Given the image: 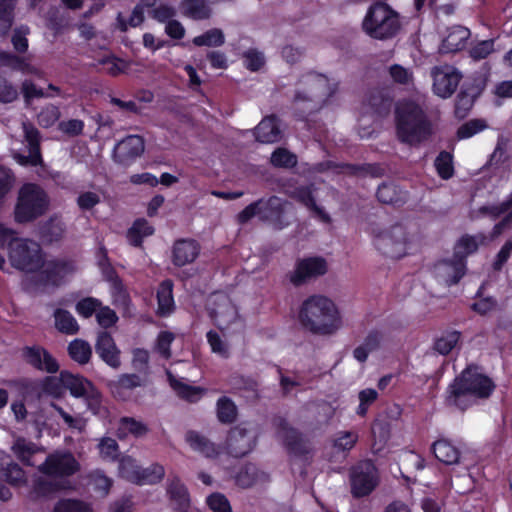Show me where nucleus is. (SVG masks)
<instances>
[{
    "label": "nucleus",
    "instance_id": "obj_1",
    "mask_svg": "<svg viewBox=\"0 0 512 512\" xmlns=\"http://www.w3.org/2000/svg\"><path fill=\"white\" fill-rule=\"evenodd\" d=\"M0 245H8V258L14 268L35 274L42 285L58 286L76 271L73 261L62 258L46 259L37 242L17 239L15 231L3 224H0Z\"/></svg>",
    "mask_w": 512,
    "mask_h": 512
},
{
    "label": "nucleus",
    "instance_id": "obj_2",
    "mask_svg": "<svg viewBox=\"0 0 512 512\" xmlns=\"http://www.w3.org/2000/svg\"><path fill=\"white\" fill-rule=\"evenodd\" d=\"M495 385L476 367H468L448 386L445 401L448 406L465 410L477 399L487 398Z\"/></svg>",
    "mask_w": 512,
    "mask_h": 512
},
{
    "label": "nucleus",
    "instance_id": "obj_3",
    "mask_svg": "<svg viewBox=\"0 0 512 512\" xmlns=\"http://www.w3.org/2000/svg\"><path fill=\"white\" fill-rule=\"evenodd\" d=\"M299 321L308 331L319 335L334 334L342 327V318L336 304L323 295H313L303 301Z\"/></svg>",
    "mask_w": 512,
    "mask_h": 512
},
{
    "label": "nucleus",
    "instance_id": "obj_4",
    "mask_svg": "<svg viewBox=\"0 0 512 512\" xmlns=\"http://www.w3.org/2000/svg\"><path fill=\"white\" fill-rule=\"evenodd\" d=\"M398 139L409 145H418L431 134V123L423 107L413 100H402L396 105Z\"/></svg>",
    "mask_w": 512,
    "mask_h": 512
},
{
    "label": "nucleus",
    "instance_id": "obj_5",
    "mask_svg": "<svg viewBox=\"0 0 512 512\" xmlns=\"http://www.w3.org/2000/svg\"><path fill=\"white\" fill-rule=\"evenodd\" d=\"M402 27L399 13L385 2L371 4L362 20L363 32L374 40L387 41L398 35Z\"/></svg>",
    "mask_w": 512,
    "mask_h": 512
},
{
    "label": "nucleus",
    "instance_id": "obj_6",
    "mask_svg": "<svg viewBox=\"0 0 512 512\" xmlns=\"http://www.w3.org/2000/svg\"><path fill=\"white\" fill-rule=\"evenodd\" d=\"M337 90V83L323 74L308 73L304 75L295 93V102L309 101L315 105L325 103Z\"/></svg>",
    "mask_w": 512,
    "mask_h": 512
},
{
    "label": "nucleus",
    "instance_id": "obj_7",
    "mask_svg": "<svg viewBox=\"0 0 512 512\" xmlns=\"http://www.w3.org/2000/svg\"><path fill=\"white\" fill-rule=\"evenodd\" d=\"M48 201L45 192L37 185H24L18 197L16 219L19 222L30 221L42 215L47 209Z\"/></svg>",
    "mask_w": 512,
    "mask_h": 512
},
{
    "label": "nucleus",
    "instance_id": "obj_8",
    "mask_svg": "<svg viewBox=\"0 0 512 512\" xmlns=\"http://www.w3.org/2000/svg\"><path fill=\"white\" fill-rule=\"evenodd\" d=\"M208 309L210 316L221 330L241 329L242 320L238 314L236 306L231 299L224 293H214L209 298Z\"/></svg>",
    "mask_w": 512,
    "mask_h": 512
},
{
    "label": "nucleus",
    "instance_id": "obj_9",
    "mask_svg": "<svg viewBox=\"0 0 512 512\" xmlns=\"http://www.w3.org/2000/svg\"><path fill=\"white\" fill-rule=\"evenodd\" d=\"M119 475L129 482L138 485L155 484L162 480L165 474L163 466L153 464L147 468L138 465L136 459L124 455L119 460Z\"/></svg>",
    "mask_w": 512,
    "mask_h": 512
},
{
    "label": "nucleus",
    "instance_id": "obj_10",
    "mask_svg": "<svg viewBox=\"0 0 512 512\" xmlns=\"http://www.w3.org/2000/svg\"><path fill=\"white\" fill-rule=\"evenodd\" d=\"M410 239L411 234L407 228L401 223H396L376 232L374 243L383 253L399 257L405 253Z\"/></svg>",
    "mask_w": 512,
    "mask_h": 512
},
{
    "label": "nucleus",
    "instance_id": "obj_11",
    "mask_svg": "<svg viewBox=\"0 0 512 512\" xmlns=\"http://www.w3.org/2000/svg\"><path fill=\"white\" fill-rule=\"evenodd\" d=\"M80 469V464L72 453L55 451L49 454L46 460L38 466V471L54 478L69 477Z\"/></svg>",
    "mask_w": 512,
    "mask_h": 512
},
{
    "label": "nucleus",
    "instance_id": "obj_12",
    "mask_svg": "<svg viewBox=\"0 0 512 512\" xmlns=\"http://www.w3.org/2000/svg\"><path fill=\"white\" fill-rule=\"evenodd\" d=\"M378 471L370 461H362L351 470V492L354 497L369 495L378 485Z\"/></svg>",
    "mask_w": 512,
    "mask_h": 512
},
{
    "label": "nucleus",
    "instance_id": "obj_13",
    "mask_svg": "<svg viewBox=\"0 0 512 512\" xmlns=\"http://www.w3.org/2000/svg\"><path fill=\"white\" fill-rule=\"evenodd\" d=\"M62 382L65 389H68L72 396L84 398L89 409L96 411L100 406V393L94 385L86 378L62 371Z\"/></svg>",
    "mask_w": 512,
    "mask_h": 512
},
{
    "label": "nucleus",
    "instance_id": "obj_14",
    "mask_svg": "<svg viewBox=\"0 0 512 512\" xmlns=\"http://www.w3.org/2000/svg\"><path fill=\"white\" fill-rule=\"evenodd\" d=\"M431 74L433 77V90L442 98L451 96L455 92L461 79V75L457 69L450 65L435 67Z\"/></svg>",
    "mask_w": 512,
    "mask_h": 512
},
{
    "label": "nucleus",
    "instance_id": "obj_15",
    "mask_svg": "<svg viewBox=\"0 0 512 512\" xmlns=\"http://www.w3.org/2000/svg\"><path fill=\"white\" fill-rule=\"evenodd\" d=\"M144 150V139L139 135H129L115 145L113 159L121 165L128 166L140 157Z\"/></svg>",
    "mask_w": 512,
    "mask_h": 512
},
{
    "label": "nucleus",
    "instance_id": "obj_16",
    "mask_svg": "<svg viewBox=\"0 0 512 512\" xmlns=\"http://www.w3.org/2000/svg\"><path fill=\"white\" fill-rule=\"evenodd\" d=\"M260 219L268 221L274 225V227L281 229L288 224V220L285 215L288 212L290 204L277 197L272 196L267 200H260Z\"/></svg>",
    "mask_w": 512,
    "mask_h": 512
},
{
    "label": "nucleus",
    "instance_id": "obj_17",
    "mask_svg": "<svg viewBox=\"0 0 512 512\" xmlns=\"http://www.w3.org/2000/svg\"><path fill=\"white\" fill-rule=\"evenodd\" d=\"M466 262L454 256L450 260L437 262L432 270L433 276L440 283L450 286L456 284L465 274Z\"/></svg>",
    "mask_w": 512,
    "mask_h": 512
},
{
    "label": "nucleus",
    "instance_id": "obj_18",
    "mask_svg": "<svg viewBox=\"0 0 512 512\" xmlns=\"http://www.w3.org/2000/svg\"><path fill=\"white\" fill-rule=\"evenodd\" d=\"M23 132L25 140L28 144V152L27 156L16 153L14 154V159L23 166H37L42 163V158L40 154L39 147V132L38 130L30 123L23 122Z\"/></svg>",
    "mask_w": 512,
    "mask_h": 512
},
{
    "label": "nucleus",
    "instance_id": "obj_19",
    "mask_svg": "<svg viewBox=\"0 0 512 512\" xmlns=\"http://www.w3.org/2000/svg\"><path fill=\"white\" fill-rule=\"evenodd\" d=\"M254 434L244 428L232 429L227 438V452L233 457H243L254 447Z\"/></svg>",
    "mask_w": 512,
    "mask_h": 512
},
{
    "label": "nucleus",
    "instance_id": "obj_20",
    "mask_svg": "<svg viewBox=\"0 0 512 512\" xmlns=\"http://www.w3.org/2000/svg\"><path fill=\"white\" fill-rule=\"evenodd\" d=\"M327 272V263L321 257L306 258L298 262L291 281L300 285L307 279L323 275Z\"/></svg>",
    "mask_w": 512,
    "mask_h": 512
},
{
    "label": "nucleus",
    "instance_id": "obj_21",
    "mask_svg": "<svg viewBox=\"0 0 512 512\" xmlns=\"http://www.w3.org/2000/svg\"><path fill=\"white\" fill-rule=\"evenodd\" d=\"M24 358L34 368L47 373H55L59 369L56 359L40 346L26 347Z\"/></svg>",
    "mask_w": 512,
    "mask_h": 512
},
{
    "label": "nucleus",
    "instance_id": "obj_22",
    "mask_svg": "<svg viewBox=\"0 0 512 512\" xmlns=\"http://www.w3.org/2000/svg\"><path fill=\"white\" fill-rule=\"evenodd\" d=\"M200 252L199 244L192 239L177 240L172 248V262L178 267L195 261Z\"/></svg>",
    "mask_w": 512,
    "mask_h": 512
},
{
    "label": "nucleus",
    "instance_id": "obj_23",
    "mask_svg": "<svg viewBox=\"0 0 512 512\" xmlns=\"http://www.w3.org/2000/svg\"><path fill=\"white\" fill-rule=\"evenodd\" d=\"M470 37V30L466 27L457 25L448 29L447 35L440 45L441 53H454L462 50Z\"/></svg>",
    "mask_w": 512,
    "mask_h": 512
},
{
    "label": "nucleus",
    "instance_id": "obj_24",
    "mask_svg": "<svg viewBox=\"0 0 512 512\" xmlns=\"http://www.w3.org/2000/svg\"><path fill=\"white\" fill-rule=\"evenodd\" d=\"M95 349L100 358L109 366L113 368L119 367V350L117 349L114 340L109 333L101 332L98 335Z\"/></svg>",
    "mask_w": 512,
    "mask_h": 512
},
{
    "label": "nucleus",
    "instance_id": "obj_25",
    "mask_svg": "<svg viewBox=\"0 0 512 512\" xmlns=\"http://www.w3.org/2000/svg\"><path fill=\"white\" fill-rule=\"evenodd\" d=\"M255 137L261 143H275L282 138L278 120L274 116L264 118L255 128Z\"/></svg>",
    "mask_w": 512,
    "mask_h": 512
},
{
    "label": "nucleus",
    "instance_id": "obj_26",
    "mask_svg": "<svg viewBox=\"0 0 512 512\" xmlns=\"http://www.w3.org/2000/svg\"><path fill=\"white\" fill-rule=\"evenodd\" d=\"M487 238L484 234L463 235L454 246L453 256L465 262V259L475 253L480 245H484Z\"/></svg>",
    "mask_w": 512,
    "mask_h": 512
},
{
    "label": "nucleus",
    "instance_id": "obj_27",
    "mask_svg": "<svg viewBox=\"0 0 512 512\" xmlns=\"http://www.w3.org/2000/svg\"><path fill=\"white\" fill-rule=\"evenodd\" d=\"M185 439L192 450L202 454L207 458H215L221 453L220 447L215 445L205 436L195 431L186 433Z\"/></svg>",
    "mask_w": 512,
    "mask_h": 512
},
{
    "label": "nucleus",
    "instance_id": "obj_28",
    "mask_svg": "<svg viewBox=\"0 0 512 512\" xmlns=\"http://www.w3.org/2000/svg\"><path fill=\"white\" fill-rule=\"evenodd\" d=\"M173 283L171 280L163 281L157 290V314L162 317L169 316L175 309L173 298Z\"/></svg>",
    "mask_w": 512,
    "mask_h": 512
},
{
    "label": "nucleus",
    "instance_id": "obj_29",
    "mask_svg": "<svg viewBox=\"0 0 512 512\" xmlns=\"http://www.w3.org/2000/svg\"><path fill=\"white\" fill-rule=\"evenodd\" d=\"M435 457L447 465L457 464L460 459V450L446 439H439L432 445Z\"/></svg>",
    "mask_w": 512,
    "mask_h": 512
},
{
    "label": "nucleus",
    "instance_id": "obj_30",
    "mask_svg": "<svg viewBox=\"0 0 512 512\" xmlns=\"http://www.w3.org/2000/svg\"><path fill=\"white\" fill-rule=\"evenodd\" d=\"M0 67H8L23 74H39V70L31 65L28 58L19 57L5 51H0Z\"/></svg>",
    "mask_w": 512,
    "mask_h": 512
},
{
    "label": "nucleus",
    "instance_id": "obj_31",
    "mask_svg": "<svg viewBox=\"0 0 512 512\" xmlns=\"http://www.w3.org/2000/svg\"><path fill=\"white\" fill-rule=\"evenodd\" d=\"M237 485L242 488H250L256 484L266 482L268 475L260 471L255 465L247 464L236 474Z\"/></svg>",
    "mask_w": 512,
    "mask_h": 512
},
{
    "label": "nucleus",
    "instance_id": "obj_32",
    "mask_svg": "<svg viewBox=\"0 0 512 512\" xmlns=\"http://www.w3.org/2000/svg\"><path fill=\"white\" fill-rule=\"evenodd\" d=\"M484 210L488 211V213L491 214L494 218L504 213H508V215L501 222L494 226L491 232V238L494 239L498 237L512 221V194L506 201L502 202L501 204L491 206L489 208H484Z\"/></svg>",
    "mask_w": 512,
    "mask_h": 512
},
{
    "label": "nucleus",
    "instance_id": "obj_33",
    "mask_svg": "<svg viewBox=\"0 0 512 512\" xmlns=\"http://www.w3.org/2000/svg\"><path fill=\"white\" fill-rule=\"evenodd\" d=\"M11 450L22 463L33 466L34 463L31 461V457L41 452L42 448L25 438L19 437L14 440Z\"/></svg>",
    "mask_w": 512,
    "mask_h": 512
},
{
    "label": "nucleus",
    "instance_id": "obj_34",
    "mask_svg": "<svg viewBox=\"0 0 512 512\" xmlns=\"http://www.w3.org/2000/svg\"><path fill=\"white\" fill-rule=\"evenodd\" d=\"M167 376L171 387L181 398L190 402H196L203 396L204 390L202 388L191 386L187 383L182 382L181 380H178L169 371L167 372Z\"/></svg>",
    "mask_w": 512,
    "mask_h": 512
},
{
    "label": "nucleus",
    "instance_id": "obj_35",
    "mask_svg": "<svg viewBox=\"0 0 512 512\" xmlns=\"http://www.w3.org/2000/svg\"><path fill=\"white\" fill-rule=\"evenodd\" d=\"M181 13L194 20L207 19L211 15V9L205 0H183L180 3Z\"/></svg>",
    "mask_w": 512,
    "mask_h": 512
},
{
    "label": "nucleus",
    "instance_id": "obj_36",
    "mask_svg": "<svg viewBox=\"0 0 512 512\" xmlns=\"http://www.w3.org/2000/svg\"><path fill=\"white\" fill-rule=\"evenodd\" d=\"M148 432V427L141 421L131 417H123L120 419L117 434L119 438H125L128 435L134 437H142Z\"/></svg>",
    "mask_w": 512,
    "mask_h": 512
},
{
    "label": "nucleus",
    "instance_id": "obj_37",
    "mask_svg": "<svg viewBox=\"0 0 512 512\" xmlns=\"http://www.w3.org/2000/svg\"><path fill=\"white\" fill-rule=\"evenodd\" d=\"M153 233L154 228L145 219H138L128 230L127 239L131 245L138 247L145 237L151 236Z\"/></svg>",
    "mask_w": 512,
    "mask_h": 512
},
{
    "label": "nucleus",
    "instance_id": "obj_38",
    "mask_svg": "<svg viewBox=\"0 0 512 512\" xmlns=\"http://www.w3.org/2000/svg\"><path fill=\"white\" fill-rule=\"evenodd\" d=\"M55 327L64 334L73 335L79 330V325L74 316L67 310L56 309L54 312Z\"/></svg>",
    "mask_w": 512,
    "mask_h": 512
},
{
    "label": "nucleus",
    "instance_id": "obj_39",
    "mask_svg": "<svg viewBox=\"0 0 512 512\" xmlns=\"http://www.w3.org/2000/svg\"><path fill=\"white\" fill-rule=\"evenodd\" d=\"M294 197L308 208L312 209L317 216L325 223L330 222V216L322 208L315 204L312 190L309 187H299L294 192Z\"/></svg>",
    "mask_w": 512,
    "mask_h": 512
},
{
    "label": "nucleus",
    "instance_id": "obj_40",
    "mask_svg": "<svg viewBox=\"0 0 512 512\" xmlns=\"http://www.w3.org/2000/svg\"><path fill=\"white\" fill-rule=\"evenodd\" d=\"M461 333L458 331H447L442 333L434 342V350L441 355H448L459 343Z\"/></svg>",
    "mask_w": 512,
    "mask_h": 512
},
{
    "label": "nucleus",
    "instance_id": "obj_41",
    "mask_svg": "<svg viewBox=\"0 0 512 512\" xmlns=\"http://www.w3.org/2000/svg\"><path fill=\"white\" fill-rule=\"evenodd\" d=\"M68 353L74 361L83 365L89 362L92 349L88 342L82 339H75L68 345Z\"/></svg>",
    "mask_w": 512,
    "mask_h": 512
},
{
    "label": "nucleus",
    "instance_id": "obj_42",
    "mask_svg": "<svg viewBox=\"0 0 512 512\" xmlns=\"http://www.w3.org/2000/svg\"><path fill=\"white\" fill-rule=\"evenodd\" d=\"M141 385L140 377L135 374H125L112 384V392L119 398L125 397V392Z\"/></svg>",
    "mask_w": 512,
    "mask_h": 512
},
{
    "label": "nucleus",
    "instance_id": "obj_43",
    "mask_svg": "<svg viewBox=\"0 0 512 512\" xmlns=\"http://www.w3.org/2000/svg\"><path fill=\"white\" fill-rule=\"evenodd\" d=\"M225 42V36L221 29L213 28L204 34L193 38V44L196 46L218 47Z\"/></svg>",
    "mask_w": 512,
    "mask_h": 512
},
{
    "label": "nucleus",
    "instance_id": "obj_44",
    "mask_svg": "<svg viewBox=\"0 0 512 512\" xmlns=\"http://www.w3.org/2000/svg\"><path fill=\"white\" fill-rule=\"evenodd\" d=\"M389 76L394 83L405 87H411L414 84L412 70L399 64H393L389 67Z\"/></svg>",
    "mask_w": 512,
    "mask_h": 512
},
{
    "label": "nucleus",
    "instance_id": "obj_45",
    "mask_svg": "<svg viewBox=\"0 0 512 512\" xmlns=\"http://www.w3.org/2000/svg\"><path fill=\"white\" fill-rule=\"evenodd\" d=\"M391 98L385 94L383 91L375 90L371 92L368 98L369 106L374 110L378 115H384L389 112L391 106Z\"/></svg>",
    "mask_w": 512,
    "mask_h": 512
},
{
    "label": "nucleus",
    "instance_id": "obj_46",
    "mask_svg": "<svg viewBox=\"0 0 512 512\" xmlns=\"http://www.w3.org/2000/svg\"><path fill=\"white\" fill-rule=\"evenodd\" d=\"M1 477L13 486H19L26 483V474L24 470L14 462L8 463L2 469Z\"/></svg>",
    "mask_w": 512,
    "mask_h": 512
},
{
    "label": "nucleus",
    "instance_id": "obj_47",
    "mask_svg": "<svg viewBox=\"0 0 512 512\" xmlns=\"http://www.w3.org/2000/svg\"><path fill=\"white\" fill-rule=\"evenodd\" d=\"M237 409L232 400L222 397L217 401V417L222 423H231L236 419Z\"/></svg>",
    "mask_w": 512,
    "mask_h": 512
},
{
    "label": "nucleus",
    "instance_id": "obj_48",
    "mask_svg": "<svg viewBox=\"0 0 512 512\" xmlns=\"http://www.w3.org/2000/svg\"><path fill=\"white\" fill-rule=\"evenodd\" d=\"M270 162L279 168H292L297 164V157L285 148H277L271 155Z\"/></svg>",
    "mask_w": 512,
    "mask_h": 512
},
{
    "label": "nucleus",
    "instance_id": "obj_49",
    "mask_svg": "<svg viewBox=\"0 0 512 512\" xmlns=\"http://www.w3.org/2000/svg\"><path fill=\"white\" fill-rule=\"evenodd\" d=\"M15 2L16 0H0V35L6 34L12 26Z\"/></svg>",
    "mask_w": 512,
    "mask_h": 512
},
{
    "label": "nucleus",
    "instance_id": "obj_50",
    "mask_svg": "<svg viewBox=\"0 0 512 512\" xmlns=\"http://www.w3.org/2000/svg\"><path fill=\"white\" fill-rule=\"evenodd\" d=\"M377 198L384 204H395L402 200V196L397 186L384 183L378 187Z\"/></svg>",
    "mask_w": 512,
    "mask_h": 512
},
{
    "label": "nucleus",
    "instance_id": "obj_51",
    "mask_svg": "<svg viewBox=\"0 0 512 512\" xmlns=\"http://www.w3.org/2000/svg\"><path fill=\"white\" fill-rule=\"evenodd\" d=\"M358 433L355 431H340L333 441L334 448L339 451H350L358 441Z\"/></svg>",
    "mask_w": 512,
    "mask_h": 512
},
{
    "label": "nucleus",
    "instance_id": "obj_52",
    "mask_svg": "<svg viewBox=\"0 0 512 512\" xmlns=\"http://www.w3.org/2000/svg\"><path fill=\"white\" fill-rule=\"evenodd\" d=\"M90 505L75 499H62L58 501L53 512H90Z\"/></svg>",
    "mask_w": 512,
    "mask_h": 512
},
{
    "label": "nucleus",
    "instance_id": "obj_53",
    "mask_svg": "<svg viewBox=\"0 0 512 512\" xmlns=\"http://www.w3.org/2000/svg\"><path fill=\"white\" fill-rule=\"evenodd\" d=\"M19 97L17 87L0 75V103L9 104Z\"/></svg>",
    "mask_w": 512,
    "mask_h": 512
},
{
    "label": "nucleus",
    "instance_id": "obj_54",
    "mask_svg": "<svg viewBox=\"0 0 512 512\" xmlns=\"http://www.w3.org/2000/svg\"><path fill=\"white\" fill-rule=\"evenodd\" d=\"M51 407L61 416V418L69 428L75 429L79 432H82L85 429L86 422L82 417H73L72 415L67 413L62 407L55 403H51Z\"/></svg>",
    "mask_w": 512,
    "mask_h": 512
},
{
    "label": "nucleus",
    "instance_id": "obj_55",
    "mask_svg": "<svg viewBox=\"0 0 512 512\" xmlns=\"http://www.w3.org/2000/svg\"><path fill=\"white\" fill-rule=\"evenodd\" d=\"M65 387L62 382V372L59 376H48L42 382V390L54 397L62 395Z\"/></svg>",
    "mask_w": 512,
    "mask_h": 512
},
{
    "label": "nucleus",
    "instance_id": "obj_56",
    "mask_svg": "<svg viewBox=\"0 0 512 512\" xmlns=\"http://www.w3.org/2000/svg\"><path fill=\"white\" fill-rule=\"evenodd\" d=\"M174 339L175 336L172 332H160L156 340L155 350L165 359H169L171 357L170 346Z\"/></svg>",
    "mask_w": 512,
    "mask_h": 512
},
{
    "label": "nucleus",
    "instance_id": "obj_57",
    "mask_svg": "<svg viewBox=\"0 0 512 512\" xmlns=\"http://www.w3.org/2000/svg\"><path fill=\"white\" fill-rule=\"evenodd\" d=\"M60 118L59 108L55 105L45 106L38 114V123L43 127H51Z\"/></svg>",
    "mask_w": 512,
    "mask_h": 512
},
{
    "label": "nucleus",
    "instance_id": "obj_58",
    "mask_svg": "<svg viewBox=\"0 0 512 512\" xmlns=\"http://www.w3.org/2000/svg\"><path fill=\"white\" fill-rule=\"evenodd\" d=\"M99 453L104 460L114 461L119 454L117 442L112 438H103L98 444Z\"/></svg>",
    "mask_w": 512,
    "mask_h": 512
},
{
    "label": "nucleus",
    "instance_id": "obj_59",
    "mask_svg": "<svg viewBox=\"0 0 512 512\" xmlns=\"http://www.w3.org/2000/svg\"><path fill=\"white\" fill-rule=\"evenodd\" d=\"M438 174L443 179H448L453 174L452 157L448 152H441L435 160Z\"/></svg>",
    "mask_w": 512,
    "mask_h": 512
},
{
    "label": "nucleus",
    "instance_id": "obj_60",
    "mask_svg": "<svg viewBox=\"0 0 512 512\" xmlns=\"http://www.w3.org/2000/svg\"><path fill=\"white\" fill-rule=\"evenodd\" d=\"M494 51V41L493 40H483L476 44H474L469 50V54L471 58L474 60H482L485 59L488 55H490Z\"/></svg>",
    "mask_w": 512,
    "mask_h": 512
},
{
    "label": "nucleus",
    "instance_id": "obj_61",
    "mask_svg": "<svg viewBox=\"0 0 512 512\" xmlns=\"http://www.w3.org/2000/svg\"><path fill=\"white\" fill-rule=\"evenodd\" d=\"M207 504L213 512H232L229 500L221 493H213L207 498Z\"/></svg>",
    "mask_w": 512,
    "mask_h": 512
},
{
    "label": "nucleus",
    "instance_id": "obj_62",
    "mask_svg": "<svg viewBox=\"0 0 512 512\" xmlns=\"http://www.w3.org/2000/svg\"><path fill=\"white\" fill-rule=\"evenodd\" d=\"M101 201L100 195L93 191H85L79 194L76 199L77 206L82 211L93 209Z\"/></svg>",
    "mask_w": 512,
    "mask_h": 512
},
{
    "label": "nucleus",
    "instance_id": "obj_63",
    "mask_svg": "<svg viewBox=\"0 0 512 512\" xmlns=\"http://www.w3.org/2000/svg\"><path fill=\"white\" fill-rule=\"evenodd\" d=\"M486 127L484 121L474 119L463 124L457 131L459 139H467L482 131Z\"/></svg>",
    "mask_w": 512,
    "mask_h": 512
},
{
    "label": "nucleus",
    "instance_id": "obj_64",
    "mask_svg": "<svg viewBox=\"0 0 512 512\" xmlns=\"http://www.w3.org/2000/svg\"><path fill=\"white\" fill-rule=\"evenodd\" d=\"M101 64L105 66V70L110 75L116 76L126 71L129 64L119 58L116 57H107L100 61Z\"/></svg>",
    "mask_w": 512,
    "mask_h": 512
}]
</instances>
